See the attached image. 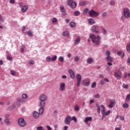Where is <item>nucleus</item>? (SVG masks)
<instances>
[{
	"label": "nucleus",
	"mask_w": 130,
	"mask_h": 130,
	"mask_svg": "<svg viewBox=\"0 0 130 130\" xmlns=\"http://www.w3.org/2000/svg\"><path fill=\"white\" fill-rule=\"evenodd\" d=\"M90 38L92 40V42L93 43H94L96 45H100V39H101V37L100 36L98 35L96 37H95L93 34H90Z\"/></svg>",
	"instance_id": "1"
},
{
	"label": "nucleus",
	"mask_w": 130,
	"mask_h": 130,
	"mask_svg": "<svg viewBox=\"0 0 130 130\" xmlns=\"http://www.w3.org/2000/svg\"><path fill=\"white\" fill-rule=\"evenodd\" d=\"M39 99L41 101L40 102V106L44 107L45 106V101L47 100V96L45 94H41L39 97Z\"/></svg>",
	"instance_id": "2"
},
{
	"label": "nucleus",
	"mask_w": 130,
	"mask_h": 130,
	"mask_svg": "<svg viewBox=\"0 0 130 130\" xmlns=\"http://www.w3.org/2000/svg\"><path fill=\"white\" fill-rule=\"evenodd\" d=\"M101 107L102 108L101 112H102V115H103L102 120H103V118H104L105 116L107 115H109V114H110V110L105 112V111H106V108H105V106H104V105H101Z\"/></svg>",
	"instance_id": "3"
},
{
	"label": "nucleus",
	"mask_w": 130,
	"mask_h": 130,
	"mask_svg": "<svg viewBox=\"0 0 130 130\" xmlns=\"http://www.w3.org/2000/svg\"><path fill=\"white\" fill-rule=\"evenodd\" d=\"M88 14L91 18H95L99 16V12H95L94 10H91L89 11Z\"/></svg>",
	"instance_id": "4"
},
{
	"label": "nucleus",
	"mask_w": 130,
	"mask_h": 130,
	"mask_svg": "<svg viewBox=\"0 0 130 130\" xmlns=\"http://www.w3.org/2000/svg\"><path fill=\"white\" fill-rule=\"evenodd\" d=\"M123 15L124 17H126L127 19L130 18V11L128 8H124L123 10Z\"/></svg>",
	"instance_id": "5"
},
{
	"label": "nucleus",
	"mask_w": 130,
	"mask_h": 130,
	"mask_svg": "<svg viewBox=\"0 0 130 130\" xmlns=\"http://www.w3.org/2000/svg\"><path fill=\"white\" fill-rule=\"evenodd\" d=\"M68 5L71 7L72 9H75L77 7V3L73 2V0H69L68 2Z\"/></svg>",
	"instance_id": "6"
},
{
	"label": "nucleus",
	"mask_w": 130,
	"mask_h": 130,
	"mask_svg": "<svg viewBox=\"0 0 130 130\" xmlns=\"http://www.w3.org/2000/svg\"><path fill=\"white\" fill-rule=\"evenodd\" d=\"M18 124L20 126L24 127L26 125V122L23 118H20L18 120Z\"/></svg>",
	"instance_id": "7"
},
{
	"label": "nucleus",
	"mask_w": 130,
	"mask_h": 130,
	"mask_svg": "<svg viewBox=\"0 0 130 130\" xmlns=\"http://www.w3.org/2000/svg\"><path fill=\"white\" fill-rule=\"evenodd\" d=\"M72 121V117L68 116L64 119V122L66 124H70Z\"/></svg>",
	"instance_id": "8"
},
{
	"label": "nucleus",
	"mask_w": 130,
	"mask_h": 130,
	"mask_svg": "<svg viewBox=\"0 0 130 130\" xmlns=\"http://www.w3.org/2000/svg\"><path fill=\"white\" fill-rule=\"evenodd\" d=\"M115 77L117 79V80H120L121 79V77H122V74H121V72L118 71L115 72Z\"/></svg>",
	"instance_id": "9"
},
{
	"label": "nucleus",
	"mask_w": 130,
	"mask_h": 130,
	"mask_svg": "<svg viewBox=\"0 0 130 130\" xmlns=\"http://www.w3.org/2000/svg\"><path fill=\"white\" fill-rule=\"evenodd\" d=\"M76 78L77 79V87H80V84H81V81H82V76H81V75L78 74L77 75Z\"/></svg>",
	"instance_id": "10"
},
{
	"label": "nucleus",
	"mask_w": 130,
	"mask_h": 130,
	"mask_svg": "<svg viewBox=\"0 0 130 130\" xmlns=\"http://www.w3.org/2000/svg\"><path fill=\"white\" fill-rule=\"evenodd\" d=\"M92 31L96 34H99V30L98 29V26L93 25L92 27Z\"/></svg>",
	"instance_id": "11"
},
{
	"label": "nucleus",
	"mask_w": 130,
	"mask_h": 130,
	"mask_svg": "<svg viewBox=\"0 0 130 130\" xmlns=\"http://www.w3.org/2000/svg\"><path fill=\"white\" fill-rule=\"evenodd\" d=\"M60 91H64L66 90V83L61 82L60 83Z\"/></svg>",
	"instance_id": "12"
},
{
	"label": "nucleus",
	"mask_w": 130,
	"mask_h": 130,
	"mask_svg": "<svg viewBox=\"0 0 130 130\" xmlns=\"http://www.w3.org/2000/svg\"><path fill=\"white\" fill-rule=\"evenodd\" d=\"M69 73L71 76V77L72 79L75 78V73H74V71L72 70H69Z\"/></svg>",
	"instance_id": "13"
},
{
	"label": "nucleus",
	"mask_w": 130,
	"mask_h": 130,
	"mask_svg": "<svg viewBox=\"0 0 130 130\" xmlns=\"http://www.w3.org/2000/svg\"><path fill=\"white\" fill-rule=\"evenodd\" d=\"M41 108L39 109V114L40 115H42L43 114V112H44V107L40 106Z\"/></svg>",
	"instance_id": "14"
},
{
	"label": "nucleus",
	"mask_w": 130,
	"mask_h": 130,
	"mask_svg": "<svg viewBox=\"0 0 130 130\" xmlns=\"http://www.w3.org/2000/svg\"><path fill=\"white\" fill-rule=\"evenodd\" d=\"M27 10H28V6H24L22 7L21 12L22 13H25V12H27Z\"/></svg>",
	"instance_id": "15"
},
{
	"label": "nucleus",
	"mask_w": 130,
	"mask_h": 130,
	"mask_svg": "<svg viewBox=\"0 0 130 130\" xmlns=\"http://www.w3.org/2000/svg\"><path fill=\"white\" fill-rule=\"evenodd\" d=\"M93 61H94V59H93L92 58L90 57L87 59V63H89V64L93 63Z\"/></svg>",
	"instance_id": "16"
},
{
	"label": "nucleus",
	"mask_w": 130,
	"mask_h": 130,
	"mask_svg": "<svg viewBox=\"0 0 130 130\" xmlns=\"http://www.w3.org/2000/svg\"><path fill=\"white\" fill-rule=\"evenodd\" d=\"M88 121H92V117H86L85 118L84 122H85V123H87Z\"/></svg>",
	"instance_id": "17"
},
{
	"label": "nucleus",
	"mask_w": 130,
	"mask_h": 130,
	"mask_svg": "<svg viewBox=\"0 0 130 130\" xmlns=\"http://www.w3.org/2000/svg\"><path fill=\"white\" fill-rule=\"evenodd\" d=\"M33 115L35 118H38L39 117V113L37 111L34 112Z\"/></svg>",
	"instance_id": "18"
},
{
	"label": "nucleus",
	"mask_w": 130,
	"mask_h": 130,
	"mask_svg": "<svg viewBox=\"0 0 130 130\" xmlns=\"http://www.w3.org/2000/svg\"><path fill=\"white\" fill-rule=\"evenodd\" d=\"M106 59L107 61H113V58L111 57L110 56H107Z\"/></svg>",
	"instance_id": "19"
},
{
	"label": "nucleus",
	"mask_w": 130,
	"mask_h": 130,
	"mask_svg": "<svg viewBox=\"0 0 130 130\" xmlns=\"http://www.w3.org/2000/svg\"><path fill=\"white\" fill-rule=\"evenodd\" d=\"M88 22L90 25H93L95 24V20L93 18H90L88 20Z\"/></svg>",
	"instance_id": "20"
},
{
	"label": "nucleus",
	"mask_w": 130,
	"mask_h": 130,
	"mask_svg": "<svg viewBox=\"0 0 130 130\" xmlns=\"http://www.w3.org/2000/svg\"><path fill=\"white\" fill-rule=\"evenodd\" d=\"M82 84L84 85V86H89V85H90V81L86 82V80H83Z\"/></svg>",
	"instance_id": "21"
},
{
	"label": "nucleus",
	"mask_w": 130,
	"mask_h": 130,
	"mask_svg": "<svg viewBox=\"0 0 130 130\" xmlns=\"http://www.w3.org/2000/svg\"><path fill=\"white\" fill-rule=\"evenodd\" d=\"M63 36H65L66 37H70V33L69 31H64L62 32Z\"/></svg>",
	"instance_id": "22"
},
{
	"label": "nucleus",
	"mask_w": 130,
	"mask_h": 130,
	"mask_svg": "<svg viewBox=\"0 0 130 130\" xmlns=\"http://www.w3.org/2000/svg\"><path fill=\"white\" fill-rule=\"evenodd\" d=\"M5 123L7 125H11V122H10L9 118H7L5 120Z\"/></svg>",
	"instance_id": "23"
},
{
	"label": "nucleus",
	"mask_w": 130,
	"mask_h": 130,
	"mask_svg": "<svg viewBox=\"0 0 130 130\" xmlns=\"http://www.w3.org/2000/svg\"><path fill=\"white\" fill-rule=\"evenodd\" d=\"M96 107H97L98 113H100V112H101V109L100 106H99V104H97L96 105Z\"/></svg>",
	"instance_id": "24"
},
{
	"label": "nucleus",
	"mask_w": 130,
	"mask_h": 130,
	"mask_svg": "<svg viewBox=\"0 0 130 130\" xmlns=\"http://www.w3.org/2000/svg\"><path fill=\"white\" fill-rule=\"evenodd\" d=\"M81 41V38L80 37H78L77 39L75 40L74 43L76 45L79 44V43Z\"/></svg>",
	"instance_id": "25"
},
{
	"label": "nucleus",
	"mask_w": 130,
	"mask_h": 130,
	"mask_svg": "<svg viewBox=\"0 0 130 130\" xmlns=\"http://www.w3.org/2000/svg\"><path fill=\"white\" fill-rule=\"evenodd\" d=\"M113 105H114V102L111 101L110 105H108V107H109V108H112V107H113Z\"/></svg>",
	"instance_id": "26"
},
{
	"label": "nucleus",
	"mask_w": 130,
	"mask_h": 130,
	"mask_svg": "<svg viewBox=\"0 0 130 130\" xmlns=\"http://www.w3.org/2000/svg\"><path fill=\"white\" fill-rule=\"evenodd\" d=\"M129 100H130V94H128L126 96L125 101H126V102H128V101H129Z\"/></svg>",
	"instance_id": "27"
},
{
	"label": "nucleus",
	"mask_w": 130,
	"mask_h": 130,
	"mask_svg": "<svg viewBox=\"0 0 130 130\" xmlns=\"http://www.w3.org/2000/svg\"><path fill=\"white\" fill-rule=\"evenodd\" d=\"M126 49L127 52H129V51H130V43L126 45Z\"/></svg>",
	"instance_id": "28"
},
{
	"label": "nucleus",
	"mask_w": 130,
	"mask_h": 130,
	"mask_svg": "<svg viewBox=\"0 0 130 130\" xmlns=\"http://www.w3.org/2000/svg\"><path fill=\"white\" fill-rule=\"evenodd\" d=\"M80 6H82V7H84L86 5V3L85 1L80 2L79 3Z\"/></svg>",
	"instance_id": "29"
},
{
	"label": "nucleus",
	"mask_w": 130,
	"mask_h": 130,
	"mask_svg": "<svg viewBox=\"0 0 130 130\" xmlns=\"http://www.w3.org/2000/svg\"><path fill=\"white\" fill-rule=\"evenodd\" d=\"M79 60H80V58L79 57V56H75L74 58V61H75V62H78Z\"/></svg>",
	"instance_id": "30"
},
{
	"label": "nucleus",
	"mask_w": 130,
	"mask_h": 130,
	"mask_svg": "<svg viewBox=\"0 0 130 130\" xmlns=\"http://www.w3.org/2000/svg\"><path fill=\"white\" fill-rule=\"evenodd\" d=\"M70 27L74 28V27H76V23L74 22H71L70 24Z\"/></svg>",
	"instance_id": "31"
},
{
	"label": "nucleus",
	"mask_w": 130,
	"mask_h": 130,
	"mask_svg": "<svg viewBox=\"0 0 130 130\" xmlns=\"http://www.w3.org/2000/svg\"><path fill=\"white\" fill-rule=\"evenodd\" d=\"M74 109L76 111H79V110H80V107H79V106H78V105H76L74 107Z\"/></svg>",
	"instance_id": "32"
},
{
	"label": "nucleus",
	"mask_w": 130,
	"mask_h": 130,
	"mask_svg": "<svg viewBox=\"0 0 130 130\" xmlns=\"http://www.w3.org/2000/svg\"><path fill=\"white\" fill-rule=\"evenodd\" d=\"M46 60L48 62H50V61H52V58H51V57H50V56L47 57Z\"/></svg>",
	"instance_id": "33"
},
{
	"label": "nucleus",
	"mask_w": 130,
	"mask_h": 130,
	"mask_svg": "<svg viewBox=\"0 0 130 130\" xmlns=\"http://www.w3.org/2000/svg\"><path fill=\"white\" fill-rule=\"evenodd\" d=\"M26 34H27L28 36H30V37L33 36V34H32V32H31V31L30 30L26 31Z\"/></svg>",
	"instance_id": "34"
},
{
	"label": "nucleus",
	"mask_w": 130,
	"mask_h": 130,
	"mask_svg": "<svg viewBox=\"0 0 130 130\" xmlns=\"http://www.w3.org/2000/svg\"><path fill=\"white\" fill-rule=\"evenodd\" d=\"M123 108H125V109L128 108L129 107L128 104L127 103H124L123 105Z\"/></svg>",
	"instance_id": "35"
},
{
	"label": "nucleus",
	"mask_w": 130,
	"mask_h": 130,
	"mask_svg": "<svg viewBox=\"0 0 130 130\" xmlns=\"http://www.w3.org/2000/svg\"><path fill=\"white\" fill-rule=\"evenodd\" d=\"M122 87L124 89H128L129 85L128 84H123Z\"/></svg>",
	"instance_id": "36"
},
{
	"label": "nucleus",
	"mask_w": 130,
	"mask_h": 130,
	"mask_svg": "<svg viewBox=\"0 0 130 130\" xmlns=\"http://www.w3.org/2000/svg\"><path fill=\"white\" fill-rule=\"evenodd\" d=\"M56 59H57V56L55 55L54 56L52 57V61H55Z\"/></svg>",
	"instance_id": "37"
},
{
	"label": "nucleus",
	"mask_w": 130,
	"mask_h": 130,
	"mask_svg": "<svg viewBox=\"0 0 130 130\" xmlns=\"http://www.w3.org/2000/svg\"><path fill=\"white\" fill-rule=\"evenodd\" d=\"M10 74L11 75H12V76H16V72H15V71L11 70L10 71Z\"/></svg>",
	"instance_id": "38"
},
{
	"label": "nucleus",
	"mask_w": 130,
	"mask_h": 130,
	"mask_svg": "<svg viewBox=\"0 0 130 130\" xmlns=\"http://www.w3.org/2000/svg\"><path fill=\"white\" fill-rule=\"evenodd\" d=\"M60 11H61V13L62 12L66 11V9H64V7L63 6H60Z\"/></svg>",
	"instance_id": "39"
},
{
	"label": "nucleus",
	"mask_w": 130,
	"mask_h": 130,
	"mask_svg": "<svg viewBox=\"0 0 130 130\" xmlns=\"http://www.w3.org/2000/svg\"><path fill=\"white\" fill-rule=\"evenodd\" d=\"M115 130H121V125H118V127H116Z\"/></svg>",
	"instance_id": "40"
},
{
	"label": "nucleus",
	"mask_w": 130,
	"mask_h": 130,
	"mask_svg": "<svg viewBox=\"0 0 130 130\" xmlns=\"http://www.w3.org/2000/svg\"><path fill=\"white\" fill-rule=\"evenodd\" d=\"M58 59L59 61H61L62 62L64 60V58H63V57L60 56L58 58Z\"/></svg>",
	"instance_id": "41"
},
{
	"label": "nucleus",
	"mask_w": 130,
	"mask_h": 130,
	"mask_svg": "<svg viewBox=\"0 0 130 130\" xmlns=\"http://www.w3.org/2000/svg\"><path fill=\"white\" fill-rule=\"evenodd\" d=\"M22 98L23 99H27L28 98V96H27V94L24 93L22 94Z\"/></svg>",
	"instance_id": "42"
},
{
	"label": "nucleus",
	"mask_w": 130,
	"mask_h": 130,
	"mask_svg": "<svg viewBox=\"0 0 130 130\" xmlns=\"http://www.w3.org/2000/svg\"><path fill=\"white\" fill-rule=\"evenodd\" d=\"M71 120H74L75 122H77V118L75 116H73L72 118L71 117Z\"/></svg>",
	"instance_id": "43"
},
{
	"label": "nucleus",
	"mask_w": 130,
	"mask_h": 130,
	"mask_svg": "<svg viewBox=\"0 0 130 130\" xmlns=\"http://www.w3.org/2000/svg\"><path fill=\"white\" fill-rule=\"evenodd\" d=\"M106 55L107 56H110V51H107L106 52Z\"/></svg>",
	"instance_id": "44"
},
{
	"label": "nucleus",
	"mask_w": 130,
	"mask_h": 130,
	"mask_svg": "<svg viewBox=\"0 0 130 130\" xmlns=\"http://www.w3.org/2000/svg\"><path fill=\"white\" fill-rule=\"evenodd\" d=\"M74 15H75V16H79L80 12H79V11H75L74 12Z\"/></svg>",
	"instance_id": "45"
},
{
	"label": "nucleus",
	"mask_w": 130,
	"mask_h": 130,
	"mask_svg": "<svg viewBox=\"0 0 130 130\" xmlns=\"http://www.w3.org/2000/svg\"><path fill=\"white\" fill-rule=\"evenodd\" d=\"M96 84H97V83H96V82H93L91 84V87L94 88V87H96Z\"/></svg>",
	"instance_id": "46"
},
{
	"label": "nucleus",
	"mask_w": 130,
	"mask_h": 130,
	"mask_svg": "<svg viewBox=\"0 0 130 130\" xmlns=\"http://www.w3.org/2000/svg\"><path fill=\"white\" fill-rule=\"evenodd\" d=\"M94 97H95V98H100V95L97 93L96 94L94 95Z\"/></svg>",
	"instance_id": "47"
},
{
	"label": "nucleus",
	"mask_w": 130,
	"mask_h": 130,
	"mask_svg": "<svg viewBox=\"0 0 130 130\" xmlns=\"http://www.w3.org/2000/svg\"><path fill=\"white\" fill-rule=\"evenodd\" d=\"M107 16V14L106 12H104L102 14V17H106Z\"/></svg>",
	"instance_id": "48"
},
{
	"label": "nucleus",
	"mask_w": 130,
	"mask_h": 130,
	"mask_svg": "<svg viewBox=\"0 0 130 130\" xmlns=\"http://www.w3.org/2000/svg\"><path fill=\"white\" fill-rule=\"evenodd\" d=\"M103 34H105V35L107 34V31L106 30V29H105V28H104L103 29Z\"/></svg>",
	"instance_id": "49"
},
{
	"label": "nucleus",
	"mask_w": 130,
	"mask_h": 130,
	"mask_svg": "<svg viewBox=\"0 0 130 130\" xmlns=\"http://www.w3.org/2000/svg\"><path fill=\"white\" fill-rule=\"evenodd\" d=\"M57 19L55 18H53L52 19V23H55L56 22H57Z\"/></svg>",
	"instance_id": "50"
},
{
	"label": "nucleus",
	"mask_w": 130,
	"mask_h": 130,
	"mask_svg": "<svg viewBox=\"0 0 130 130\" xmlns=\"http://www.w3.org/2000/svg\"><path fill=\"white\" fill-rule=\"evenodd\" d=\"M4 22V19L3 18V16L0 14V22Z\"/></svg>",
	"instance_id": "51"
},
{
	"label": "nucleus",
	"mask_w": 130,
	"mask_h": 130,
	"mask_svg": "<svg viewBox=\"0 0 130 130\" xmlns=\"http://www.w3.org/2000/svg\"><path fill=\"white\" fill-rule=\"evenodd\" d=\"M18 101H19V102H21V103H24V102H25V101L21 99H18Z\"/></svg>",
	"instance_id": "52"
},
{
	"label": "nucleus",
	"mask_w": 130,
	"mask_h": 130,
	"mask_svg": "<svg viewBox=\"0 0 130 130\" xmlns=\"http://www.w3.org/2000/svg\"><path fill=\"white\" fill-rule=\"evenodd\" d=\"M89 11V9L88 8L85 9L84 10V14H87L88 13V11Z\"/></svg>",
	"instance_id": "53"
},
{
	"label": "nucleus",
	"mask_w": 130,
	"mask_h": 130,
	"mask_svg": "<svg viewBox=\"0 0 130 130\" xmlns=\"http://www.w3.org/2000/svg\"><path fill=\"white\" fill-rule=\"evenodd\" d=\"M119 119H120V120H124V117H123V116H120L119 117Z\"/></svg>",
	"instance_id": "54"
},
{
	"label": "nucleus",
	"mask_w": 130,
	"mask_h": 130,
	"mask_svg": "<svg viewBox=\"0 0 130 130\" xmlns=\"http://www.w3.org/2000/svg\"><path fill=\"white\" fill-rule=\"evenodd\" d=\"M101 85H104L105 84V81L104 80H102L101 81Z\"/></svg>",
	"instance_id": "55"
},
{
	"label": "nucleus",
	"mask_w": 130,
	"mask_h": 130,
	"mask_svg": "<svg viewBox=\"0 0 130 130\" xmlns=\"http://www.w3.org/2000/svg\"><path fill=\"white\" fill-rule=\"evenodd\" d=\"M11 116V114H7L6 115H5V118L7 119V118H9V117H10V116Z\"/></svg>",
	"instance_id": "56"
},
{
	"label": "nucleus",
	"mask_w": 130,
	"mask_h": 130,
	"mask_svg": "<svg viewBox=\"0 0 130 130\" xmlns=\"http://www.w3.org/2000/svg\"><path fill=\"white\" fill-rule=\"evenodd\" d=\"M29 64H34V60H30L29 61Z\"/></svg>",
	"instance_id": "57"
},
{
	"label": "nucleus",
	"mask_w": 130,
	"mask_h": 130,
	"mask_svg": "<svg viewBox=\"0 0 130 130\" xmlns=\"http://www.w3.org/2000/svg\"><path fill=\"white\" fill-rule=\"evenodd\" d=\"M110 5L111 6H113L114 5V1H112L110 2Z\"/></svg>",
	"instance_id": "58"
},
{
	"label": "nucleus",
	"mask_w": 130,
	"mask_h": 130,
	"mask_svg": "<svg viewBox=\"0 0 130 130\" xmlns=\"http://www.w3.org/2000/svg\"><path fill=\"white\" fill-rule=\"evenodd\" d=\"M62 16H67V13H66V11H63L62 12Z\"/></svg>",
	"instance_id": "59"
},
{
	"label": "nucleus",
	"mask_w": 130,
	"mask_h": 130,
	"mask_svg": "<svg viewBox=\"0 0 130 130\" xmlns=\"http://www.w3.org/2000/svg\"><path fill=\"white\" fill-rule=\"evenodd\" d=\"M10 3L13 5V4H15V0H10Z\"/></svg>",
	"instance_id": "60"
},
{
	"label": "nucleus",
	"mask_w": 130,
	"mask_h": 130,
	"mask_svg": "<svg viewBox=\"0 0 130 130\" xmlns=\"http://www.w3.org/2000/svg\"><path fill=\"white\" fill-rule=\"evenodd\" d=\"M7 59H8V60H12V57H11L10 56H7Z\"/></svg>",
	"instance_id": "61"
},
{
	"label": "nucleus",
	"mask_w": 130,
	"mask_h": 130,
	"mask_svg": "<svg viewBox=\"0 0 130 130\" xmlns=\"http://www.w3.org/2000/svg\"><path fill=\"white\" fill-rule=\"evenodd\" d=\"M46 127L47 128V130H51V127L49 126H47Z\"/></svg>",
	"instance_id": "62"
},
{
	"label": "nucleus",
	"mask_w": 130,
	"mask_h": 130,
	"mask_svg": "<svg viewBox=\"0 0 130 130\" xmlns=\"http://www.w3.org/2000/svg\"><path fill=\"white\" fill-rule=\"evenodd\" d=\"M92 103H94V100H91L89 102V104H92Z\"/></svg>",
	"instance_id": "63"
},
{
	"label": "nucleus",
	"mask_w": 130,
	"mask_h": 130,
	"mask_svg": "<svg viewBox=\"0 0 130 130\" xmlns=\"http://www.w3.org/2000/svg\"><path fill=\"white\" fill-rule=\"evenodd\" d=\"M62 79H66L67 78V76L66 75H62L61 76Z\"/></svg>",
	"instance_id": "64"
}]
</instances>
